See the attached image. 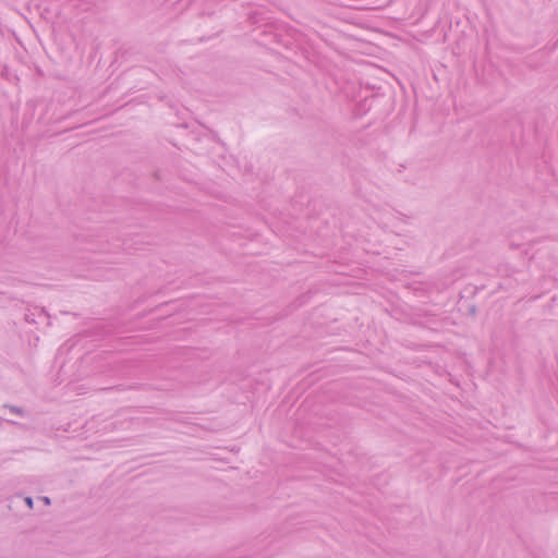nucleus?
I'll return each mask as SVG.
<instances>
[{
  "mask_svg": "<svg viewBox=\"0 0 558 558\" xmlns=\"http://www.w3.org/2000/svg\"><path fill=\"white\" fill-rule=\"evenodd\" d=\"M27 505L32 506V500L29 498L27 499Z\"/></svg>",
  "mask_w": 558,
  "mask_h": 558,
  "instance_id": "nucleus-1",
  "label": "nucleus"
}]
</instances>
